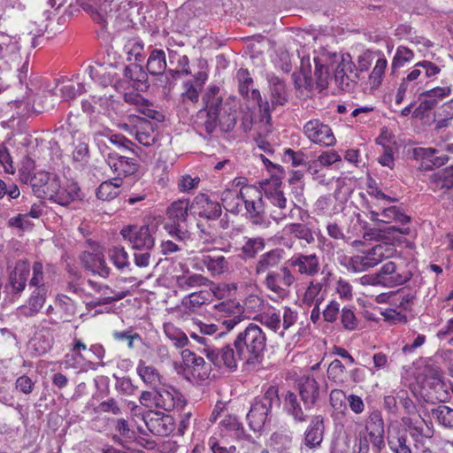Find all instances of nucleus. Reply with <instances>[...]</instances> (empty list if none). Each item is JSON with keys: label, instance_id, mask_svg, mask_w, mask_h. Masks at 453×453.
Returning a JSON list of instances; mask_svg holds the SVG:
<instances>
[{"label": "nucleus", "instance_id": "obj_1", "mask_svg": "<svg viewBox=\"0 0 453 453\" xmlns=\"http://www.w3.org/2000/svg\"><path fill=\"white\" fill-rule=\"evenodd\" d=\"M233 345L238 349V355L242 361L253 368L262 365L266 351L267 338L263 329L254 323H250L236 335Z\"/></svg>", "mask_w": 453, "mask_h": 453}, {"label": "nucleus", "instance_id": "obj_6", "mask_svg": "<svg viewBox=\"0 0 453 453\" xmlns=\"http://www.w3.org/2000/svg\"><path fill=\"white\" fill-rule=\"evenodd\" d=\"M153 230L154 228L148 225H129L121 229L120 234L130 243L133 250H152L155 246Z\"/></svg>", "mask_w": 453, "mask_h": 453}, {"label": "nucleus", "instance_id": "obj_43", "mask_svg": "<svg viewBox=\"0 0 453 453\" xmlns=\"http://www.w3.org/2000/svg\"><path fill=\"white\" fill-rule=\"evenodd\" d=\"M271 91L272 105H283L288 101L286 85L282 80L275 75L268 76Z\"/></svg>", "mask_w": 453, "mask_h": 453}, {"label": "nucleus", "instance_id": "obj_55", "mask_svg": "<svg viewBox=\"0 0 453 453\" xmlns=\"http://www.w3.org/2000/svg\"><path fill=\"white\" fill-rule=\"evenodd\" d=\"M322 283L318 281H311L303 294V302L307 305L314 303L320 304L324 300L322 291Z\"/></svg>", "mask_w": 453, "mask_h": 453}, {"label": "nucleus", "instance_id": "obj_15", "mask_svg": "<svg viewBox=\"0 0 453 453\" xmlns=\"http://www.w3.org/2000/svg\"><path fill=\"white\" fill-rule=\"evenodd\" d=\"M142 419L148 430L157 436H167L175 427L172 416L157 411H148L143 414Z\"/></svg>", "mask_w": 453, "mask_h": 453}, {"label": "nucleus", "instance_id": "obj_39", "mask_svg": "<svg viewBox=\"0 0 453 453\" xmlns=\"http://www.w3.org/2000/svg\"><path fill=\"white\" fill-rule=\"evenodd\" d=\"M245 195L242 190L225 189L221 195L222 205L226 211L238 214L242 204L244 203Z\"/></svg>", "mask_w": 453, "mask_h": 453}, {"label": "nucleus", "instance_id": "obj_41", "mask_svg": "<svg viewBox=\"0 0 453 453\" xmlns=\"http://www.w3.org/2000/svg\"><path fill=\"white\" fill-rule=\"evenodd\" d=\"M98 288V296L94 297V299L88 303L90 307L110 304L123 299L127 295V292H117L107 285Z\"/></svg>", "mask_w": 453, "mask_h": 453}, {"label": "nucleus", "instance_id": "obj_46", "mask_svg": "<svg viewBox=\"0 0 453 453\" xmlns=\"http://www.w3.org/2000/svg\"><path fill=\"white\" fill-rule=\"evenodd\" d=\"M122 185L120 178L102 182L96 188V196L103 201H110L117 197L119 194V188Z\"/></svg>", "mask_w": 453, "mask_h": 453}, {"label": "nucleus", "instance_id": "obj_21", "mask_svg": "<svg viewBox=\"0 0 453 453\" xmlns=\"http://www.w3.org/2000/svg\"><path fill=\"white\" fill-rule=\"evenodd\" d=\"M387 441L389 449L394 453H412L406 427L400 425L388 426Z\"/></svg>", "mask_w": 453, "mask_h": 453}, {"label": "nucleus", "instance_id": "obj_61", "mask_svg": "<svg viewBox=\"0 0 453 453\" xmlns=\"http://www.w3.org/2000/svg\"><path fill=\"white\" fill-rule=\"evenodd\" d=\"M413 58L414 53L411 49L405 46L397 47L391 63L392 73H395L397 69L404 66L405 64L411 62Z\"/></svg>", "mask_w": 453, "mask_h": 453}, {"label": "nucleus", "instance_id": "obj_56", "mask_svg": "<svg viewBox=\"0 0 453 453\" xmlns=\"http://www.w3.org/2000/svg\"><path fill=\"white\" fill-rule=\"evenodd\" d=\"M164 333L177 348H183L188 343L187 334L172 323L164 324Z\"/></svg>", "mask_w": 453, "mask_h": 453}, {"label": "nucleus", "instance_id": "obj_47", "mask_svg": "<svg viewBox=\"0 0 453 453\" xmlns=\"http://www.w3.org/2000/svg\"><path fill=\"white\" fill-rule=\"evenodd\" d=\"M402 422L406 426V428L409 429V436H411L414 441L415 448L422 451H426V448L425 444L428 437L423 434L422 427L415 426L411 417H403Z\"/></svg>", "mask_w": 453, "mask_h": 453}, {"label": "nucleus", "instance_id": "obj_30", "mask_svg": "<svg viewBox=\"0 0 453 453\" xmlns=\"http://www.w3.org/2000/svg\"><path fill=\"white\" fill-rule=\"evenodd\" d=\"M32 181L33 187L42 188L44 197L51 201H54L61 187L59 179L55 174L41 173L35 175Z\"/></svg>", "mask_w": 453, "mask_h": 453}, {"label": "nucleus", "instance_id": "obj_3", "mask_svg": "<svg viewBox=\"0 0 453 453\" xmlns=\"http://www.w3.org/2000/svg\"><path fill=\"white\" fill-rule=\"evenodd\" d=\"M189 208L188 200L180 199L173 202L167 209L169 222L165 228L177 241L185 242L190 239L186 224Z\"/></svg>", "mask_w": 453, "mask_h": 453}, {"label": "nucleus", "instance_id": "obj_37", "mask_svg": "<svg viewBox=\"0 0 453 453\" xmlns=\"http://www.w3.org/2000/svg\"><path fill=\"white\" fill-rule=\"evenodd\" d=\"M196 329L189 332V336L197 342L207 347H213L211 344V338L218 333L219 327L216 324H206L202 321L195 322Z\"/></svg>", "mask_w": 453, "mask_h": 453}, {"label": "nucleus", "instance_id": "obj_31", "mask_svg": "<svg viewBox=\"0 0 453 453\" xmlns=\"http://www.w3.org/2000/svg\"><path fill=\"white\" fill-rule=\"evenodd\" d=\"M267 199L270 201V203L279 209V211L276 210L272 211L270 212L271 218L275 220L276 222H279L287 217H291V214L294 210L300 211L301 208L296 205L292 203V209L288 212L287 210V199L284 196L283 193L280 190H275L273 192L266 193L265 194Z\"/></svg>", "mask_w": 453, "mask_h": 453}, {"label": "nucleus", "instance_id": "obj_25", "mask_svg": "<svg viewBox=\"0 0 453 453\" xmlns=\"http://www.w3.org/2000/svg\"><path fill=\"white\" fill-rule=\"evenodd\" d=\"M297 388L305 409H311L319 399V383L313 376L303 375L297 380Z\"/></svg>", "mask_w": 453, "mask_h": 453}, {"label": "nucleus", "instance_id": "obj_40", "mask_svg": "<svg viewBox=\"0 0 453 453\" xmlns=\"http://www.w3.org/2000/svg\"><path fill=\"white\" fill-rule=\"evenodd\" d=\"M415 299V293L408 288H400L395 292H390L388 296L390 304H394L403 311H410Z\"/></svg>", "mask_w": 453, "mask_h": 453}, {"label": "nucleus", "instance_id": "obj_57", "mask_svg": "<svg viewBox=\"0 0 453 453\" xmlns=\"http://www.w3.org/2000/svg\"><path fill=\"white\" fill-rule=\"evenodd\" d=\"M387 66L388 61L384 57L379 58L376 60L375 65L368 78L371 88L376 89L381 85Z\"/></svg>", "mask_w": 453, "mask_h": 453}, {"label": "nucleus", "instance_id": "obj_51", "mask_svg": "<svg viewBox=\"0 0 453 453\" xmlns=\"http://www.w3.org/2000/svg\"><path fill=\"white\" fill-rule=\"evenodd\" d=\"M270 446L278 453H290L293 447V437L288 434L275 432L270 437Z\"/></svg>", "mask_w": 453, "mask_h": 453}, {"label": "nucleus", "instance_id": "obj_22", "mask_svg": "<svg viewBox=\"0 0 453 453\" xmlns=\"http://www.w3.org/2000/svg\"><path fill=\"white\" fill-rule=\"evenodd\" d=\"M212 100L217 101V121L218 126L223 132H229L234 129L236 119H237V111L234 108V106L227 102L223 103L222 97L219 96V93H215L212 96Z\"/></svg>", "mask_w": 453, "mask_h": 453}, {"label": "nucleus", "instance_id": "obj_5", "mask_svg": "<svg viewBox=\"0 0 453 453\" xmlns=\"http://www.w3.org/2000/svg\"><path fill=\"white\" fill-rule=\"evenodd\" d=\"M296 278L291 272L290 267L280 266L279 269L265 275L262 283L269 291L277 297L284 299L290 291V287L296 282Z\"/></svg>", "mask_w": 453, "mask_h": 453}, {"label": "nucleus", "instance_id": "obj_48", "mask_svg": "<svg viewBox=\"0 0 453 453\" xmlns=\"http://www.w3.org/2000/svg\"><path fill=\"white\" fill-rule=\"evenodd\" d=\"M438 151L432 148H419L417 154L424 160L423 165L427 169L429 167H440L443 165L449 159L448 156L441 154L437 156Z\"/></svg>", "mask_w": 453, "mask_h": 453}, {"label": "nucleus", "instance_id": "obj_50", "mask_svg": "<svg viewBox=\"0 0 453 453\" xmlns=\"http://www.w3.org/2000/svg\"><path fill=\"white\" fill-rule=\"evenodd\" d=\"M395 250L393 245L388 243L377 244L366 251L371 258L372 264L376 266L384 259L391 257Z\"/></svg>", "mask_w": 453, "mask_h": 453}, {"label": "nucleus", "instance_id": "obj_54", "mask_svg": "<svg viewBox=\"0 0 453 453\" xmlns=\"http://www.w3.org/2000/svg\"><path fill=\"white\" fill-rule=\"evenodd\" d=\"M108 256L114 266L119 270L124 271L129 268V256L127 250L120 246H115L109 250Z\"/></svg>", "mask_w": 453, "mask_h": 453}, {"label": "nucleus", "instance_id": "obj_4", "mask_svg": "<svg viewBox=\"0 0 453 453\" xmlns=\"http://www.w3.org/2000/svg\"><path fill=\"white\" fill-rule=\"evenodd\" d=\"M219 92V87L211 86L203 96L205 107L197 112L195 121L196 129L200 134H203L204 132L206 135H210L218 127L217 115L215 114L216 111H218L217 101L212 100V96Z\"/></svg>", "mask_w": 453, "mask_h": 453}, {"label": "nucleus", "instance_id": "obj_52", "mask_svg": "<svg viewBox=\"0 0 453 453\" xmlns=\"http://www.w3.org/2000/svg\"><path fill=\"white\" fill-rule=\"evenodd\" d=\"M430 415L439 425L444 427H453V409L446 405L432 408Z\"/></svg>", "mask_w": 453, "mask_h": 453}, {"label": "nucleus", "instance_id": "obj_26", "mask_svg": "<svg viewBox=\"0 0 453 453\" xmlns=\"http://www.w3.org/2000/svg\"><path fill=\"white\" fill-rule=\"evenodd\" d=\"M194 259L203 264L212 277L221 275L229 270L228 260L216 250L203 253Z\"/></svg>", "mask_w": 453, "mask_h": 453}, {"label": "nucleus", "instance_id": "obj_29", "mask_svg": "<svg viewBox=\"0 0 453 453\" xmlns=\"http://www.w3.org/2000/svg\"><path fill=\"white\" fill-rule=\"evenodd\" d=\"M124 80L127 85L129 84L135 90L143 91L149 88L148 73L141 65L130 64L123 70Z\"/></svg>", "mask_w": 453, "mask_h": 453}, {"label": "nucleus", "instance_id": "obj_7", "mask_svg": "<svg viewBox=\"0 0 453 453\" xmlns=\"http://www.w3.org/2000/svg\"><path fill=\"white\" fill-rule=\"evenodd\" d=\"M203 352L215 366L225 367L232 372L237 369L238 362L242 361V356L238 355V349L233 344H226L220 348L207 347Z\"/></svg>", "mask_w": 453, "mask_h": 453}, {"label": "nucleus", "instance_id": "obj_35", "mask_svg": "<svg viewBox=\"0 0 453 453\" xmlns=\"http://www.w3.org/2000/svg\"><path fill=\"white\" fill-rule=\"evenodd\" d=\"M176 285L181 290H189L198 287L214 286L207 277L199 273H191L188 271L186 273L176 276Z\"/></svg>", "mask_w": 453, "mask_h": 453}, {"label": "nucleus", "instance_id": "obj_24", "mask_svg": "<svg viewBox=\"0 0 453 453\" xmlns=\"http://www.w3.org/2000/svg\"><path fill=\"white\" fill-rule=\"evenodd\" d=\"M47 319H43L37 326L34 338L30 341V348L35 356H42L47 353L53 345V335L48 325Z\"/></svg>", "mask_w": 453, "mask_h": 453}, {"label": "nucleus", "instance_id": "obj_32", "mask_svg": "<svg viewBox=\"0 0 453 453\" xmlns=\"http://www.w3.org/2000/svg\"><path fill=\"white\" fill-rule=\"evenodd\" d=\"M29 273L30 265L28 262L19 260L16 263L9 277V285L12 292L19 294L25 289Z\"/></svg>", "mask_w": 453, "mask_h": 453}, {"label": "nucleus", "instance_id": "obj_2", "mask_svg": "<svg viewBox=\"0 0 453 453\" xmlns=\"http://www.w3.org/2000/svg\"><path fill=\"white\" fill-rule=\"evenodd\" d=\"M279 405L280 398L275 387H269L263 395L255 397L247 414L250 429L255 432L261 431L266 422L271 420L273 407Z\"/></svg>", "mask_w": 453, "mask_h": 453}, {"label": "nucleus", "instance_id": "obj_23", "mask_svg": "<svg viewBox=\"0 0 453 453\" xmlns=\"http://www.w3.org/2000/svg\"><path fill=\"white\" fill-rule=\"evenodd\" d=\"M325 434L324 418L313 416L304 432L303 444L310 449H317L321 446Z\"/></svg>", "mask_w": 453, "mask_h": 453}, {"label": "nucleus", "instance_id": "obj_34", "mask_svg": "<svg viewBox=\"0 0 453 453\" xmlns=\"http://www.w3.org/2000/svg\"><path fill=\"white\" fill-rule=\"evenodd\" d=\"M180 402V393L172 387L159 386L157 390V406L166 411H173Z\"/></svg>", "mask_w": 453, "mask_h": 453}, {"label": "nucleus", "instance_id": "obj_64", "mask_svg": "<svg viewBox=\"0 0 453 453\" xmlns=\"http://www.w3.org/2000/svg\"><path fill=\"white\" fill-rule=\"evenodd\" d=\"M372 267L374 265L372 264L371 258L366 252L363 255L351 257L348 265V269L354 273H362Z\"/></svg>", "mask_w": 453, "mask_h": 453}, {"label": "nucleus", "instance_id": "obj_13", "mask_svg": "<svg viewBox=\"0 0 453 453\" xmlns=\"http://www.w3.org/2000/svg\"><path fill=\"white\" fill-rule=\"evenodd\" d=\"M378 273L380 286L384 288L403 285L412 278V273L410 270L398 267L393 261L385 263Z\"/></svg>", "mask_w": 453, "mask_h": 453}, {"label": "nucleus", "instance_id": "obj_53", "mask_svg": "<svg viewBox=\"0 0 453 453\" xmlns=\"http://www.w3.org/2000/svg\"><path fill=\"white\" fill-rule=\"evenodd\" d=\"M46 288L35 289L28 299L25 313L28 316L36 314L43 306L46 300Z\"/></svg>", "mask_w": 453, "mask_h": 453}, {"label": "nucleus", "instance_id": "obj_62", "mask_svg": "<svg viewBox=\"0 0 453 453\" xmlns=\"http://www.w3.org/2000/svg\"><path fill=\"white\" fill-rule=\"evenodd\" d=\"M381 216L383 219L382 222L389 223L391 221H396L403 225H405L411 221V217L406 215L401 208L397 206H390L385 208L381 211Z\"/></svg>", "mask_w": 453, "mask_h": 453}, {"label": "nucleus", "instance_id": "obj_8", "mask_svg": "<svg viewBox=\"0 0 453 453\" xmlns=\"http://www.w3.org/2000/svg\"><path fill=\"white\" fill-rule=\"evenodd\" d=\"M420 395L427 403L445 402L449 387L437 373L426 375L420 384Z\"/></svg>", "mask_w": 453, "mask_h": 453}, {"label": "nucleus", "instance_id": "obj_58", "mask_svg": "<svg viewBox=\"0 0 453 453\" xmlns=\"http://www.w3.org/2000/svg\"><path fill=\"white\" fill-rule=\"evenodd\" d=\"M236 80L240 94L246 99L251 100V90L253 79L247 69H239L236 73Z\"/></svg>", "mask_w": 453, "mask_h": 453}, {"label": "nucleus", "instance_id": "obj_63", "mask_svg": "<svg viewBox=\"0 0 453 453\" xmlns=\"http://www.w3.org/2000/svg\"><path fill=\"white\" fill-rule=\"evenodd\" d=\"M265 247V242L264 238H249L242 247V252L247 258H254Z\"/></svg>", "mask_w": 453, "mask_h": 453}, {"label": "nucleus", "instance_id": "obj_27", "mask_svg": "<svg viewBox=\"0 0 453 453\" xmlns=\"http://www.w3.org/2000/svg\"><path fill=\"white\" fill-rule=\"evenodd\" d=\"M157 124L144 118H137L134 126L136 141L143 146L153 145L157 140Z\"/></svg>", "mask_w": 453, "mask_h": 453}, {"label": "nucleus", "instance_id": "obj_20", "mask_svg": "<svg viewBox=\"0 0 453 453\" xmlns=\"http://www.w3.org/2000/svg\"><path fill=\"white\" fill-rule=\"evenodd\" d=\"M289 267L296 268L301 275L313 277L319 272V257L315 254L298 253L288 260Z\"/></svg>", "mask_w": 453, "mask_h": 453}, {"label": "nucleus", "instance_id": "obj_28", "mask_svg": "<svg viewBox=\"0 0 453 453\" xmlns=\"http://www.w3.org/2000/svg\"><path fill=\"white\" fill-rule=\"evenodd\" d=\"M106 162L111 169L119 176L134 174L138 170L136 160L127 156H119L111 152L106 157Z\"/></svg>", "mask_w": 453, "mask_h": 453}, {"label": "nucleus", "instance_id": "obj_33", "mask_svg": "<svg viewBox=\"0 0 453 453\" xmlns=\"http://www.w3.org/2000/svg\"><path fill=\"white\" fill-rule=\"evenodd\" d=\"M54 304L58 310L57 319L50 318V324H58L59 321H70L75 315L76 307L74 302L65 295H58Z\"/></svg>", "mask_w": 453, "mask_h": 453}, {"label": "nucleus", "instance_id": "obj_12", "mask_svg": "<svg viewBox=\"0 0 453 453\" xmlns=\"http://www.w3.org/2000/svg\"><path fill=\"white\" fill-rule=\"evenodd\" d=\"M365 430L368 434V441L372 444V450L380 453L386 447L385 443V425L382 414L380 411L370 412L366 422Z\"/></svg>", "mask_w": 453, "mask_h": 453}, {"label": "nucleus", "instance_id": "obj_38", "mask_svg": "<svg viewBox=\"0 0 453 453\" xmlns=\"http://www.w3.org/2000/svg\"><path fill=\"white\" fill-rule=\"evenodd\" d=\"M221 433L224 436L229 435L237 441L249 439L250 436L246 434L242 424L235 416H226L219 423Z\"/></svg>", "mask_w": 453, "mask_h": 453}, {"label": "nucleus", "instance_id": "obj_44", "mask_svg": "<svg viewBox=\"0 0 453 453\" xmlns=\"http://www.w3.org/2000/svg\"><path fill=\"white\" fill-rule=\"evenodd\" d=\"M247 192L250 194L248 197L245 196L244 205L249 217L265 212V207L261 192L255 188H248Z\"/></svg>", "mask_w": 453, "mask_h": 453}, {"label": "nucleus", "instance_id": "obj_45", "mask_svg": "<svg viewBox=\"0 0 453 453\" xmlns=\"http://www.w3.org/2000/svg\"><path fill=\"white\" fill-rule=\"evenodd\" d=\"M284 410L290 415L295 422L303 423L306 421V415L303 413L297 396L295 393L288 391L284 398Z\"/></svg>", "mask_w": 453, "mask_h": 453}, {"label": "nucleus", "instance_id": "obj_60", "mask_svg": "<svg viewBox=\"0 0 453 453\" xmlns=\"http://www.w3.org/2000/svg\"><path fill=\"white\" fill-rule=\"evenodd\" d=\"M284 231L286 234L294 235L296 238L304 240L309 244L314 242L311 230L303 224L294 223L287 225Z\"/></svg>", "mask_w": 453, "mask_h": 453}, {"label": "nucleus", "instance_id": "obj_11", "mask_svg": "<svg viewBox=\"0 0 453 453\" xmlns=\"http://www.w3.org/2000/svg\"><path fill=\"white\" fill-rule=\"evenodd\" d=\"M116 67L113 64H96L88 67V73L90 78L101 86L111 85L116 90L122 91L126 89L127 82L117 78Z\"/></svg>", "mask_w": 453, "mask_h": 453}, {"label": "nucleus", "instance_id": "obj_42", "mask_svg": "<svg viewBox=\"0 0 453 453\" xmlns=\"http://www.w3.org/2000/svg\"><path fill=\"white\" fill-rule=\"evenodd\" d=\"M146 69L153 76L162 75L166 69L165 53L163 50L154 49L150 51Z\"/></svg>", "mask_w": 453, "mask_h": 453}, {"label": "nucleus", "instance_id": "obj_59", "mask_svg": "<svg viewBox=\"0 0 453 453\" xmlns=\"http://www.w3.org/2000/svg\"><path fill=\"white\" fill-rule=\"evenodd\" d=\"M432 180L440 189H449L453 187V165L438 171L432 175Z\"/></svg>", "mask_w": 453, "mask_h": 453}, {"label": "nucleus", "instance_id": "obj_14", "mask_svg": "<svg viewBox=\"0 0 453 453\" xmlns=\"http://www.w3.org/2000/svg\"><path fill=\"white\" fill-rule=\"evenodd\" d=\"M303 134L311 142L321 146L330 147L336 142L331 127L318 119H311L304 124Z\"/></svg>", "mask_w": 453, "mask_h": 453}, {"label": "nucleus", "instance_id": "obj_17", "mask_svg": "<svg viewBox=\"0 0 453 453\" xmlns=\"http://www.w3.org/2000/svg\"><path fill=\"white\" fill-rule=\"evenodd\" d=\"M285 251L281 248H275L259 256L255 263V273L257 276L267 275L279 269L284 259Z\"/></svg>", "mask_w": 453, "mask_h": 453}, {"label": "nucleus", "instance_id": "obj_18", "mask_svg": "<svg viewBox=\"0 0 453 453\" xmlns=\"http://www.w3.org/2000/svg\"><path fill=\"white\" fill-rule=\"evenodd\" d=\"M190 209L194 210V213L199 217L215 220L221 215V205L217 201L211 200L206 194H198L190 205Z\"/></svg>", "mask_w": 453, "mask_h": 453}, {"label": "nucleus", "instance_id": "obj_49", "mask_svg": "<svg viewBox=\"0 0 453 453\" xmlns=\"http://www.w3.org/2000/svg\"><path fill=\"white\" fill-rule=\"evenodd\" d=\"M80 188L77 183H70L66 187H60L53 202L65 206L80 198Z\"/></svg>", "mask_w": 453, "mask_h": 453}, {"label": "nucleus", "instance_id": "obj_10", "mask_svg": "<svg viewBox=\"0 0 453 453\" xmlns=\"http://www.w3.org/2000/svg\"><path fill=\"white\" fill-rule=\"evenodd\" d=\"M334 78L336 86L342 91L350 92L356 88L360 78L358 71L356 70V64L351 61L349 55L342 57L334 70Z\"/></svg>", "mask_w": 453, "mask_h": 453}, {"label": "nucleus", "instance_id": "obj_9", "mask_svg": "<svg viewBox=\"0 0 453 453\" xmlns=\"http://www.w3.org/2000/svg\"><path fill=\"white\" fill-rule=\"evenodd\" d=\"M181 358L183 363V372L197 382H203L209 379L211 374V367L206 364L202 357L197 356L189 349L181 351Z\"/></svg>", "mask_w": 453, "mask_h": 453}, {"label": "nucleus", "instance_id": "obj_16", "mask_svg": "<svg viewBox=\"0 0 453 453\" xmlns=\"http://www.w3.org/2000/svg\"><path fill=\"white\" fill-rule=\"evenodd\" d=\"M111 2L110 0H77V4L101 26L102 29L106 28L111 17Z\"/></svg>", "mask_w": 453, "mask_h": 453}, {"label": "nucleus", "instance_id": "obj_19", "mask_svg": "<svg viewBox=\"0 0 453 453\" xmlns=\"http://www.w3.org/2000/svg\"><path fill=\"white\" fill-rule=\"evenodd\" d=\"M82 266L94 274L102 278H108L111 273V268L108 266L104 256L101 251H83L80 256Z\"/></svg>", "mask_w": 453, "mask_h": 453}, {"label": "nucleus", "instance_id": "obj_36", "mask_svg": "<svg viewBox=\"0 0 453 453\" xmlns=\"http://www.w3.org/2000/svg\"><path fill=\"white\" fill-rule=\"evenodd\" d=\"M136 372L142 382L151 389H156L161 386V375L157 368L146 365L143 360H139Z\"/></svg>", "mask_w": 453, "mask_h": 453}]
</instances>
